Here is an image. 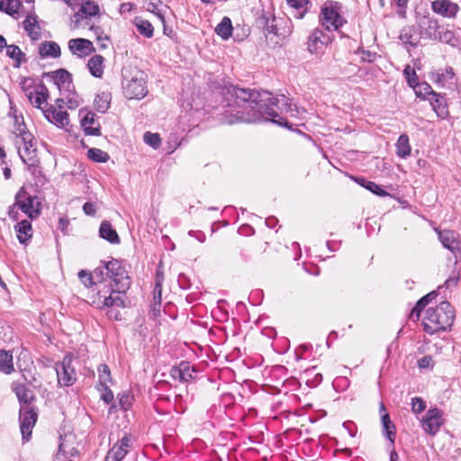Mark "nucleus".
Returning a JSON list of instances; mask_svg holds the SVG:
<instances>
[{"mask_svg": "<svg viewBox=\"0 0 461 461\" xmlns=\"http://www.w3.org/2000/svg\"><path fill=\"white\" fill-rule=\"evenodd\" d=\"M189 235L194 237L200 242H203L205 240V235L201 231L190 230Z\"/></svg>", "mask_w": 461, "mask_h": 461, "instance_id": "69168bd1", "label": "nucleus"}, {"mask_svg": "<svg viewBox=\"0 0 461 461\" xmlns=\"http://www.w3.org/2000/svg\"><path fill=\"white\" fill-rule=\"evenodd\" d=\"M98 390L101 393V399L105 403H110V402H112L113 401V393L109 389L108 384H106L104 386L98 385Z\"/></svg>", "mask_w": 461, "mask_h": 461, "instance_id": "6e6d98bb", "label": "nucleus"}, {"mask_svg": "<svg viewBox=\"0 0 461 461\" xmlns=\"http://www.w3.org/2000/svg\"><path fill=\"white\" fill-rule=\"evenodd\" d=\"M122 84L123 94L128 99L140 100L148 95L147 75L137 68H123Z\"/></svg>", "mask_w": 461, "mask_h": 461, "instance_id": "7ed1b4c3", "label": "nucleus"}, {"mask_svg": "<svg viewBox=\"0 0 461 461\" xmlns=\"http://www.w3.org/2000/svg\"><path fill=\"white\" fill-rule=\"evenodd\" d=\"M14 390L19 401L23 402V405H28L30 401L32 399V393L24 384H15Z\"/></svg>", "mask_w": 461, "mask_h": 461, "instance_id": "72a5a7b5", "label": "nucleus"}, {"mask_svg": "<svg viewBox=\"0 0 461 461\" xmlns=\"http://www.w3.org/2000/svg\"><path fill=\"white\" fill-rule=\"evenodd\" d=\"M420 28L422 36L436 41L441 26L436 19L424 17L420 23Z\"/></svg>", "mask_w": 461, "mask_h": 461, "instance_id": "4be33fe9", "label": "nucleus"}, {"mask_svg": "<svg viewBox=\"0 0 461 461\" xmlns=\"http://www.w3.org/2000/svg\"><path fill=\"white\" fill-rule=\"evenodd\" d=\"M436 297H437V293L436 292L433 291V292L429 293L428 294H426L425 296H423L422 298H420L419 300L420 306V305L427 306L429 304V303L431 302Z\"/></svg>", "mask_w": 461, "mask_h": 461, "instance_id": "680f3d73", "label": "nucleus"}, {"mask_svg": "<svg viewBox=\"0 0 461 461\" xmlns=\"http://www.w3.org/2000/svg\"><path fill=\"white\" fill-rule=\"evenodd\" d=\"M68 45L71 53L79 58L86 57L95 50L93 42L83 38L71 39Z\"/></svg>", "mask_w": 461, "mask_h": 461, "instance_id": "4468645a", "label": "nucleus"}, {"mask_svg": "<svg viewBox=\"0 0 461 461\" xmlns=\"http://www.w3.org/2000/svg\"><path fill=\"white\" fill-rule=\"evenodd\" d=\"M100 237L111 243L117 244L120 242L116 230L112 227L111 223L104 221L99 229Z\"/></svg>", "mask_w": 461, "mask_h": 461, "instance_id": "cd10ccee", "label": "nucleus"}, {"mask_svg": "<svg viewBox=\"0 0 461 461\" xmlns=\"http://www.w3.org/2000/svg\"><path fill=\"white\" fill-rule=\"evenodd\" d=\"M113 279L114 285L119 290H127L130 288L131 280L125 267L122 262L117 259L108 261L104 267H97L95 270V276H101L104 280V275Z\"/></svg>", "mask_w": 461, "mask_h": 461, "instance_id": "20e7f679", "label": "nucleus"}, {"mask_svg": "<svg viewBox=\"0 0 461 461\" xmlns=\"http://www.w3.org/2000/svg\"><path fill=\"white\" fill-rule=\"evenodd\" d=\"M68 95L64 97L58 99L57 102H62L65 103L69 109H76L79 106L80 101L78 100V97L77 95L73 94L71 95L70 92H68Z\"/></svg>", "mask_w": 461, "mask_h": 461, "instance_id": "de8ad7c7", "label": "nucleus"}, {"mask_svg": "<svg viewBox=\"0 0 461 461\" xmlns=\"http://www.w3.org/2000/svg\"><path fill=\"white\" fill-rule=\"evenodd\" d=\"M215 32L223 40H227L231 36L232 25L229 17H223L221 22L216 26Z\"/></svg>", "mask_w": 461, "mask_h": 461, "instance_id": "473e14b6", "label": "nucleus"}, {"mask_svg": "<svg viewBox=\"0 0 461 461\" xmlns=\"http://www.w3.org/2000/svg\"><path fill=\"white\" fill-rule=\"evenodd\" d=\"M14 206H17L31 219L37 218L41 212V203L38 198L27 194L23 189L16 194Z\"/></svg>", "mask_w": 461, "mask_h": 461, "instance_id": "423d86ee", "label": "nucleus"}, {"mask_svg": "<svg viewBox=\"0 0 461 461\" xmlns=\"http://www.w3.org/2000/svg\"><path fill=\"white\" fill-rule=\"evenodd\" d=\"M83 211L86 215L94 216L96 212L95 204L91 202H87L83 205Z\"/></svg>", "mask_w": 461, "mask_h": 461, "instance_id": "052dcab7", "label": "nucleus"}, {"mask_svg": "<svg viewBox=\"0 0 461 461\" xmlns=\"http://www.w3.org/2000/svg\"><path fill=\"white\" fill-rule=\"evenodd\" d=\"M426 408V402L420 397L411 399V411L415 414L421 413Z\"/></svg>", "mask_w": 461, "mask_h": 461, "instance_id": "864d4df0", "label": "nucleus"}, {"mask_svg": "<svg viewBox=\"0 0 461 461\" xmlns=\"http://www.w3.org/2000/svg\"><path fill=\"white\" fill-rule=\"evenodd\" d=\"M380 411H385L384 403L380 404ZM381 422L383 426V434L390 441L391 445L393 446L396 437L395 425L392 422L390 416L387 412H384L381 416Z\"/></svg>", "mask_w": 461, "mask_h": 461, "instance_id": "412c9836", "label": "nucleus"}, {"mask_svg": "<svg viewBox=\"0 0 461 461\" xmlns=\"http://www.w3.org/2000/svg\"><path fill=\"white\" fill-rule=\"evenodd\" d=\"M131 448V438L129 435H124L113 447L108 451L105 461H122Z\"/></svg>", "mask_w": 461, "mask_h": 461, "instance_id": "ddd939ff", "label": "nucleus"}, {"mask_svg": "<svg viewBox=\"0 0 461 461\" xmlns=\"http://www.w3.org/2000/svg\"><path fill=\"white\" fill-rule=\"evenodd\" d=\"M87 155L95 162L104 163L109 159V155L106 152L95 148L88 149Z\"/></svg>", "mask_w": 461, "mask_h": 461, "instance_id": "37998d69", "label": "nucleus"}, {"mask_svg": "<svg viewBox=\"0 0 461 461\" xmlns=\"http://www.w3.org/2000/svg\"><path fill=\"white\" fill-rule=\"evenodd\" d=\"M23 140L18 145V154L23 162L28 167H37L39 163L36 142L32 134H25Z\"/></svg>", "mask_w": 461, "mask_h": 461, "instance_id": "0eeeda50", "label": "nucleus"}, {"mask_svg": "<svg viewBox=\"0 0 461 461\" xmlns=\"http://www.w3.org/2000/svg\"><path fill=\"white\" fill-rule=\"evenodd\" d=\"M15 230L18 240L23 244L26 243L32 236V224L26 220L18 222L15 226Z\"/></svg>", "mask_w": 461, "mask_h": 461, "instance_id": "bb28decb", "label": "nucleus"}, {"mask_svg": "<svg viewBox=\"0 0 461 461\" xmlns=\"http://www.w3.org/2000/svg\"><path fill=\"white\" fill-rule=\"evenodd\" d=\"M23 5L19 0H1L0 10L18 19L20 17Z\"/></svg>", "mask_w": 461, "mask_h": 461, "instance_id": "393cba45", "label": "nucleus"}, {"mask_svg": "<svg viewBox=\"0 0 461 461\" xmlns=\"http://www.w3.org/2000/svg\"><path fill=\"white\" fill-rule=\"evenodd\" d=\"M55 369L60 385L69 386L76 381L77 374L72 366L71 357H65L61 362L56 364Z\"/></svg>", "mask_w": 461, "mask_h": 461, "instance_id": "1a4fd4ad", "label": "nucleus"}, {"mask_svg": "<svg viewBox=\"0 0 461 461\" xmlns=\"http://www.w3.org/2000/svg\"><path fill=\"white\" fill-rule=\"evenodd\" d=\"M71 23L74 29H86L93 30L92 17L81 14H74L71 18Z\"/></svg>", "mask_w": 461, "mask_h": 461, "instance_id": "c9c22d12", "label": "nucleus"}, {"mask_svg": "<svg viewBox=\"0 0 461 461\" xmlns=\"http://www.w3.org/2000/svg\"><path fill=\"white\" fill-rule=\"evenodd\" d=\"M78 277L86 286H89L90 285H92L94 283L95 278L99 282L103 281L100 276L96 277L95 276V273L92 275L91 273L85 270H81L78 273Z\"/></svg>", "mask_w": 461, "mask_h": 461, "instance_id": "09e8293b", "label": "nucleus"}, {"mask_svg": "<svg viewBox=\"0 0 461 461\" xmlns=\"http://www.w3.org/2000/svg\"><path fill=\"white\" fill-rule=\"evenodd\" d=\"M125 291L126 290H119L117 287L116 290L113 289L112 291H110V289L98 291V303L102 304L103 307L110 308V310L107 312L110 319H120L119 313L115 312V309L125 307Z\"/></svg>", "mask_w": 461, "mask_h": 461, "instance_id": "39448f33", "label": "nucleus"}, {"mask_svg": "<svg viewBox=\"0 0 461 461\" xmlns=\"http://www.w3.org/2000/svg\"><path fill=\"white\" fill-rule=\"evenodd\" d=\"M438 239L442 245L454 253L455 256L456 252H460L461 241L455 231L449 230L438 231Z\"/></svg>", "mask_w": 461, "mask_h": 461, "instance_id": "f3484780", "label": "nucleus"}, {"mask_svg": "<svg viewBox=\"0 0 461 461\" xmlns=\"http://www.w3.org/2000/svg\"><path fill=\"white\" fill-rule=\"evenodd\" d=\"M417 86H419V90H416V95L419 96L422 95L423 98L429 99V95H437L436 93L433 92L431 86L427 83H423L421 85L418 84Z\"/></svg>", "mask_w": 461, "mask_h": 461, "instance_id": "3c124183", "label": "nucleus"}, {"mask_svg": "<svg viewBox=\"0 0 461 461\" xmlns=\"http://www.w3.org/2000/svg\"><path fill=\"white\" fill-rule=\"evenodd\" d=\"M16 127L14 130V134L16 135V144H19L20 141L23 140L25 134H32L31 132L26 131V126L23 122H19L17 117H15Z\"/></svg>", "mask_w": 461, "mask_h": 461, "instance_id": "8fccbe9b", "label": "nucleus"}, {"mask_svg": "<svg viewBox=\"0 0 461 461\" xmlns=\"http://www.w3.org/2000/svg\"><path fill=\"white\" fill-rule=\"evenodd\" d=\"M135 25L137 27L139 33H140L141 35L147 38H151L153 36L154 28L150 22H149L148 20L136 18Z\"/></svg>", "mask_w": 461, "mask_h": 461, "instance_id": "58836bf2", "label": "nucleus"}, {"mask_svg": "<svg viewBox=\"0 0 461 461\" xmlns=\"http://www.w3.org/2000/svg\"><path fill=\"white\" fill-rule=\"evenodd\" d=\"M363 186L379 196H385L388 194L386 191L383 190L378 185L371 181H367L365 185L363 184Z\"/></svg>", "mask_w": 461, "mask_h": 461, "instance_id": "4d7b16f0", "label": "nucleus"}, {"mask_svg": "<svg viewBox=\"0 0 461 461\" xmlns=\"http://www.w3.org/2000/svg\"><path fill=\"white\" fill-rule=\"evenodd\" d=\"M43 113L48 121L59 127H65L69 122L68 114L62 110L60 104H59V109L51 105L50 108L43 110Z\"/></svg>", "mask_w": 461, "mask_h": 461, "instance_id": "a211bd4d", "label": "nucleus"}, {"mask_svg": "<svg viewBox=\"0 0 461 461\" xmlns=\"http://www.w3.org/2000/svg\"><path fill=\"white\" fill-rule=\"evenodd\" d=\"M23 25H24L25 31L28 32V34L32 38H35V37L38 36V34H39V32H38L39 27L37 25V21H36V17L35 16H32V15L27 16V18L23 22Z\"/></svg>", "mask_w": 461, "mask_h": 461, "instance_id": "a19ab883", "label": "nucleus"}, {"mask_svg": "<svg viewBox=\"0 0 461 461\" xmlns=\"http://www.w3.org/2000/svg\"><path fill=\"white\" fill-rule=\"evenodd\" d=\"M144 140L147 144L156 149L160 145V138L158 133L146 132L144 134Z\"/></svg>", "mask_w": 461, "mask_h": 461, "instance_id": "5fc2aeb1", "label": "nucleus"}, {"mask_svg": "<svg viewBox=\"0 0 461 461\" xmlns=\"http://www.w3.org/2000/svg\"><path fill=\"white\" fill-rule=\"evenodd\" d=\"M396 154L402 158H407L411 154V146L409 138L406 134H402L396 143Z\"/></svg>", "mask_w": 461, "mask_h": 461, "instance_id": "2f4dec72", "label": "nucleus"}, {"mask_svg": "<svg viewBox=\"0 0 461 461\" xmlns=\"http://www.w3.org/2000/svg\"><path fill=\"white\" fill-rule=\"evenodd\" d=\"M257 22L259 26L263 27L266 36L268 34H273L276 37L284 36V33L278 28L279 21L275 16L263 14Z\"/></svg>", "mask_w": 461, "mask_h": 461, "instance_id": "aec40b11", "label": "nucleus"}, {"mask_svg": "<svg viewBox=\"0 0 461 461\" xmlns=\"http://www.w3.org/2000/svg\"><path fill=\"white\" fill-rule=\"evenodd\" d=\"M455 314L448 302L440 303L436 308H429L423 321L424 330L434 334L439 330H446L454 321Z\"/></svg>", "mask_w": 461, "mask_h": 461, "instance_id": "f03ea898", "label": "nucleus"}, {"mask_svg": "<svg viewBox=\"0 0 461 461\" xmlns=\"http://www.w3.org/2000/svg\"><path fill=\"white\" fill-rule=\"evenodd\" d=\"M304 376L307 379V383H312L313 386L319 384L322 380L321 374L316 373L315 367L305 370Z\"/></svg>", "mask_w": 461, "mask_h": 461, "instance_id": "a18cd8bd", "label": "nucleus"}, {"mask_svg": "<svg viewBox=\"0 0 461 461\" xmlns=\"http://www.w3.org/2000/svg\"><path fill=\"white\" fill-rule=\"evenodd\" d=\"M104 59L103 56L97 54L94 55L87 62V68L92 76L95 77L100 78L104 74Z\"/></svg>", "mask_w": 461, "mask_h": 461, "instance_id": "a878e982", "label": "nucleus"}, {"mask_svg": "<svg viewBox=\"0 0 461 461\" xmlns=\"http://www.w3.org/2000/svg\"><path fill=\"white\" fill-rule=\"evenodd\" d=\"M71 437H60V441L59 445V451L57 454V459H61V456H73L76 455V448L70 444Z\"/></svg>", "mask_w": 461, "mask_h": 461, "instance_id": "c85d7f7f", "label": "nucleus"}, {"mask_svg": "<svg viewBox=\"0 0 461 461\" xmlns=\"http://www.w3.org/2000/svg\"><path fill=\"white\" fill-rule=\"evenodd\" d=\"M320 20L328 32L337 31L343 25L345 20L333 7L324 6L321 9Z\"/></svg>", "mask_w": 461, "mask_h": 461, "instance_id": "9b49d317", "label": "nucleus"}, {"mask_svg": "<svg viewBox=\"0 0 461 461\" xmlns=\"http://www.w3.org/2000/svg\"><path fill=\"white\" fill-rule=\"evenodd\" d=\"M162 286L155 285L153 291V312L154 315L160 312Z\"/></svg>", "mask_w": 461, "mask_h": 461, "instance_id": "49530a36", "label": "nucleus"}, {"mask_svg": "<svg viewBox=\"0 0 461 461\" xmlns=\"http://www.w3.org/2000/svg\"><path fill=\"white\" fill-rule=\"evenodd\" d=\"M6 55L14 59V67L19 68L23 61H24L25 54L20 50V48L16 45H7Z\"/></svg>", "mask_w": 461, "mask_h": 461, "instance_id": "f704fd0d", "label": "nucleus"}, {"mask_svg": "<svg viewBox=\"0 0 461 461\" xmlns=\"http://www.w3.org/2000/svg\"><path fill=\"white\" fill-rule=\"evenodd\" d=\"M423 430L435 436L444 424L443 411L438 408H430L420 420Z\"/></svg>", "mask_w": 461, "mask_h": 461, "instance_id": "6e6552de", "label": "nucleus"}, {"mask_svg": "<svg viewBox=\"0 0 461 461\" xmlns=\"http://www.w3.org/2000/svg\"><path fill=\"white\" fill-rule=\"evenodd\" d=\"M79 116L81 117V126L86 135L99 136L100 125L95 122V114L92 112L80 110Z\"/></svg>", "mask_w": 461, "mask_h": 461, "instance_id": "2eb2a0df", "label": "nucleus"}, {"mask_svg": "<svg viewBox=\"0 0 461 461\" xmlns=\"http://www.w3.org/2000/svg\"><path fill=\"white\" fill-rule=\"evenodd\" d=\"M120 405L124 409L127 410L130 406V398L128 395H122L120 398Z\"/></svg>", "mask_w": 461, "mask_h": 461, "instance_id": "338daca9", "label": "nucleus"}, {"mask_svg": "<svg viewBox=\"0 0 461 461\" xmlns=\"http://www.w3.org/2000/svg\"><path fill=\"white\" fill-rule=\"evenodd\" d=\"M20 428L23 439L28 440L32 429L36 422L37 414L29 407L22 405L20 408Z\"/></svg>", "mask_w": 461, "mask_h": 461, "instance_id": "f8f14e48", "label": "nucleus"}, {"mask_svg": "<svg viewBox=\"0 0 461 461\" xmlns=\"http://www.w3.org/2000/svg\"><path fill=\"white\" fill-rule=\"evenodd\" d=\"M98 374H99V384L100 386H104L108 383L112 382L111 372L106 365H100L98 366Z\"/></svg>", "mask_w": 461, "mask_h": 461, "instance_id": "c03bdc74", "label": "nucleus"}, {"mask_svg": "<svg viewBox=\"0 0 461 461\" xmlns=\"http://www.w3.org/2000/svg\"><path fill=\"white\" fill-rule=\"evenodd\" d=\"M110 105V98L109 95L105 93H102L97 95L95 99V106L96 110L100 113H105Z\"/></svg>", "mask_w": 461, "mask_h": 461, "instance_id": "79ce46f5", "label": "nucleus"}, {"mask_svg": "<svg viewBox=\"0 0 461 461\" xmlns=\"http://www.w3.org/2000/svg\"><path fill=\"white\" fill-rule=\"evenodd\" d=\"M434 366V362L431 356H424L418 361V366L420 369H430Z\"/></svg>", "mask_w": 461, "mask_h": 461, "instance_id": "13d9d810", "label": "nucleus"}, {"mask_svg": "<svg viewBox=\"0 0 461 461\" xmlns=\"http://www.w3.org/2000/svg\"><path fill=\"white\" fill-rule=\"evenodd\" d=\"M99 13V6L91 0L85 1L82 3L80 9L75 14L86 15L90 17H94L97 15Z\"/></svg>", "mask_w": 461, "mask_h": 461, "instance_id": "e433bc0d", "label": "nucleus"}, {"mask_svg": "<svg viewBox=\"0 0 461 461\" xmlns=\"http://www.w3.org/2000/svg\"><path fill=\"white\" fill-rule=\"evenodd\" d=\"M404 75H405V77H406V80L409 84L410 86L415 88L417 86H418V82H417V75H416V72L414 71V69H412L410 66H407L405 68H404Z\"/></svg>", "mask_w": 461, "mask_h": 461, "instance_id": "603ef678", "label": "nucleus"}, {"mask_svg": "<svg viewBox=\"0 0 461 461\" xmlns=\"http://www.w3.org/2000/svg\"><path fill=\"white\" fill-rule=\"evenodd\" d=\"M194 373H195L194 366H192L190 363L184 361L181 362L178 366L173 367L170 371L171 376L180 382L194 380Z\"/></svg>", "mask_w": 461, "mask_h": 461, "instance_id": "6ab92c4d", "label": "nucleus"}, {"mask_svg": "<svg viewBox=\"0 0 461 461\" xmlns=\"http://www.w3.org/2000/svg\"><path fill=\"white\" fill-rule=\"evenodd\" d=\"M0 371L5 374L14 371L13 356L5 350L0 351Z\"/></svg>", "mask_w": 461, "mask_h": 461, "instance_id": "4c0bfd02", "label": "nucleus"}, {"mask_svg": "<svg viewBox=\"0 0 461 461\" xmlns=\"http://www.w3.org/2000/svg\"><path fill=\"white\" fill-rule=\"evenodd\" d=\"M436 41H439L451 46H455L456 41L454 32L443 26H441Z\"/></svg>", "mask_w": 461, "mask_h": 461, "instance_id": "ea45409f", "label": "nucleus"}, {"mask_svg": "<svg viewBox=\"0 0 461 461\" xmlns=\"http://www.w3.org/2000/svg\"><path fill=\"white\" fill-rule=\"evenodd\" d=\"M132 9V4L131 3H123L120 6V13H129Z\"/></svg>", "mask_w": 461, "mask_h": 461, "instance_id": "774afa93", "label": "nucleus"}, {"mask_svg": "<svg viewBox=\"0 0 461 461\" xmlns=\"http://www.w3.org/2000/svg\"><path fill=\"white\" fill-rule=\"evenodd\" d=\"M287 4L293 8L299 9L306 4V0H287Z\"/></svg>", "mask_w": 461, "mask_h": 461, "instance_id": "0e129e2a", "label": "nucleus"}, {"mask_svg": "<svg viewBox=\"0 0 461 461\" xmlns=\"http://www.w3.org/2000/svg\"><path fill=\"white\" fill-rule=\"evenodd\" d=\"M55 84L60 91L70 92L72 86L71 75L64 69H59L53 76Z\"/></svg>", "mask_w": 461, "mask_h": 461, "instance_id": "b1692460", "label": "nucleus"}, {"mask_svg": "<svg viewBox=\"0 0 461 461\" xmlns=\"http://www.w3.org/2000/svg\"><path fill=\"white\" fill-rule=\"evenodd\" d=\"M167 9V6L163 5L160 0H157V2L150 1L147 4V10L154 14L163 24L165 23V14Z\"/></svg>", "mask_w": 461, "mask_h": 461, "instance_id": "7c9ffc66", "label": "nucleus"}, {"mask_svg": "<svg viewBox=\"0 0 461 461\" xmlns=\"http://www.w3.org/2000/svg\"><path fill=\"white\" fill-rule=\"evenodd\" d=\"M60 48L59 44L54 41H46L40 47V55L42 58L51 57L58 58L60 56Z\"/></svg>", "mask_w": 461, "mask_h": 461, "instance_id": "c756f323", "label": "nucleus"}, {"mask_svg": "<svg viewBox=\"0 0 461 461\" xmlns=\"http://www.w3.org/2000/svg\"><path fill=\"white\" fill-rule=\"evenodd\" d=\"M393 1L395 3L397 7L399 8L398 15L401 18H405L406 17V8H407L409 0H393Z\"/></svg>", "mask_w": 461, "mask_h": 461, "instance_id": "bf43d9fd", "label": "nucleus"}, {"mask_svg": "<svg viewBox=\"0 0 461 461\" xmlns=\"http://www.w3.org/2000/svg\"><path fill=\"white\" fill-rule=\"evenodd\" d=\"M433 12L447 18L456 17L459 7L450 0H435L431 5Z\"/></svg>", "mask_w": 461, "mask_h": 461, "instance_id": "dca6fc26", "label": "nucleus"}, {"mask_svg": "<svg viewBox=\"0 0 461 461\" xmlns=\"http://www.w3.org/2000/svg\"><path fill=\"white\" fill-rule=\"evenodd\" d=\"M48 90L44 86L34 87L33 90L27 93V96L30 99L32 104L35 107L45 110L42 104L47 103Z\"/></svg>", "mask_w": 461, "mask_h": 461, "instance_id": "5701e85b", "label": "nucleus"}, {"mask_svg": "<svg viewBox=\"0 0 461 461\" xmlns=\"http://www.w3.org/2000/svg\"><path fill=\"white\" fill-rule=\"evenodd\" d=\"M426 306L424 305H420V302L418 301L415 307L412 309L411 312V318H416L417 320L420 318V312L421 311L425 308Z\"/></svg>", "mask_w": 461, "mask_h": 461, "instance_id": "e2e57ef3", "label": "nucleus"}, {"mask_svg": "<svg viewBox=\"0 0 461 461\" xmlns=\"http://www.w3.org/2000/svg\"><path fill=\"white\" fill-rule=\"evenodd\" d=\"M231 95L234 100L229 104V109L225 112L229 124L269 121L278 125L287 126V122L274 110V106L291 117H298L305 112L300 110L285 95L274 97L267 91L258 92L237 87L233 88Z\"/></svg>", "mask_w": 461, "mask_h": 461, "instance_id": "f257e3e1", "label": "nucleus"}, {"mask_svg": "<svg viewBox=\"0 0 461 461\" xmlns=\"http://www.w3.org/2000/svg\"><path fill=\"white\" fill-rule=\"evenodd\" d=\"M332 38L329 33L316 28L308 39V50L311 53H321L331 42Z\"/></svg>", "mask_w": 461, "mask_h": 461, "instance_id": "9d476101", "label": "nucleus"}]
</instances>
